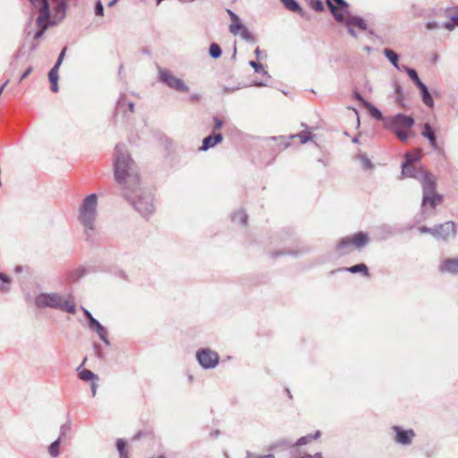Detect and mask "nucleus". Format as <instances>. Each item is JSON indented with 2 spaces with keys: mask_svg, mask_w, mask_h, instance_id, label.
Returning <instances> with one entry per match:
<instances>
[{
  "mask_svg": "<svg viewBox=\"0 0 458 458\" xmlns=\"http://www.w3.org/2000/svg\"><path fill=\"white\" fill-rule=\"evenodd\" d=\"M227 13L228 14L230 15V18L232 20L233 22H235V21H240V18L238 17L237 14H235L233 11L231 10H227Z\"/></svg>",
  "mask_w": 458,
  "mask_h": 458,
  "instance_id": "obj_50",
  "label": "nucleus"
},
{
  "mask_svg": "<svg viewBox=\"0 0 458 458\" xmlns=\"http://www.w3.org/2000/svg\"><path fill=\"white\" fill-rule=\"evenodd\" d=\"M95 350H96V353L98 357H102V353L100 352L99 351V346L98 345H95Z\"/></svg>",
  "mask_w": 458,
  "mask_h": 458,
  "instance_id": "obj_61",
  "label": "nucleus"
},
{
  "mask_svg": "<svg viewBox=\"0 0 458 458\" xmlns=\"http://www.w3.org/2000/svg\"><path fill=\"white\" fill-rule=\"evenodd\" d=\"M247 218V215L243 210H238L232 216V221L241 226H246Z\"/></svg>",
  "mask_w": 458,
  "mask_h": 458,
  "instance_id": "obj_22",
  "label": "nucleus"
},
{
  "mask_svg": "<svg viewBox=\"0 0 458 458\" xmlns=\"http://www.w3.org/2000/svg\"><path fill=\"white\" fill-rule=\"evenodd\" d=\"M269 140H276L277 142L278 146L282 147L284 149L291 146L290 140L292 139H289V137H285V136H278V137H270Z\"/></svg>",
  "mask_w": 458,
  "mask_h": 458,
  "instance_id": "obj_30",
  "label": "nucleus"
},
{
  "mask_svg": "<svg viewBox=\"0 0 458 458\" xmlns=\"http://www.w3.org/2000/svg\"><path fill=\"white\" fill-rule=\"evenodd\" d=\"M114 174L120 186L121 196L144 218L156 211L152 191L145 187L136 163L131 157L125 144H117L114 154Z\"/></svg>",
  "mask_w": 458,
  "mask_h": 458,
  "instance_id": "obj_1",
  "label": "nucleus"
},
{
  "mask_svg": "<svg viewBox=\"0 0 458 458\" xmlns=\"http://www.w3.org/2000/svg\"><path fill=\"white\" fill-rule=\"evenodd\" d=\"M450 20L454 21L456 26H458V15H452Z\"/></svg>",
  "mask_w": 458,
  "mask_h": 458,
  "instance_id": "obj_57",
  "label": "nucleus"
},
{
  "mask_svg": "<svg viewBox=\"0 0 458 458\" xmlns=\"http://www.w3.org/2000/svg\"><path fill=\"white\" fill-rule=\"evenodd\" d=\"M79 377L83 381H92L98 379V376L89 369H83L79 373Z\"/></svg>",
  "mask_w": 458,
  "mask_h": 458,
  "instance_id": "obj_29",
  "label": "nucleus"
},
{
  "mask_svg": "<svg viewBox=\"0 0 458 458\" xmlns=\"http://www.w3.org/2000/svg\"><path fill=\"white\" fill-rule=\"evenodd\" d=\"M420 158V155H405V161L402 165V175L414 178L422 187L421 216L424 219L434 214V209L443 201V196L437 192V181L435 176L423 167H415L412 164Z\"/></svg>",
  "mask_w": 458,
  "mask_h": 458,
  "instance_id": "obj_2",
  "label": "nucleus"
},
{
  "mask_svg": "<svg viewBox=\"0 0 458 458\" xmlns=\"http://www.w3.org/2000/svg\"><path fill=\"white\" fill-rule=\"evenodd\" d=\"M38 27H40V28H41V30H40L39 31L36 32V34H35V36H34L35 39H38V38H40L43 36L44 32H45V31L47 30V28H48V25H47V21H46V22H44V23H42V24H40V25H38Z\"/></svg>",
  "mask_w": 458,
  "mask_h": 458,
  "instance_id": "obj_40",
  "label": "nucleus"
},
{
  "mask_svg": "<svg viewBox=\"0 0 458 458\" xmlns=\"http://www.w3.org/2000/svg\"><path fill=\"white\" fill-rule=\"evenodd\" d=\"M60 438L54 441L48 447V453L50 456L52 457H57L59 454V448H60Z\"/></svg>",
  "mask_w": 458,
  "mask_h": 458,
  "instance_id": "obj_32",
  "label": "nucleus"
},
{
  "mask_svg": "<svg viewBox=\"0 0 458 458\" xmlns=\"http://www.w3.org/2000/svg\"><path fill=\"white\" fill-rule=\"evenodd\" d=\"M434 238L437 240L448 242L456 236V225L453 221H447L444 224L437 225L433 227Z\"/></svg>",
  "mask_w": 458,
  "mask_h": 458,
  "instance_id": "obj_9",
  "label": "nucleus"
},
{
  "mask_svg": "<svg viewBox=\"0 0 458 458\" xmlns=\"http://www.w3.org/2000/svg\"><path fill=\"white\" fill-rule=\"evenodd\" d=\"M58 70L59 68L53 66L52 69L49 71L48 78L50 82L58 81Z\"/></svg>",
  "mask_w": 458,
  "mask_h": 458,
  "instance_id": "obj_38",
  "label": "nucleus"
},
{
  "mask_svg": "<svg viewBox=\"0 0 458 458\" xmlns=\"http://www.w3.org/2000/svg\"><path fill=\"white\" fill-rule=\"evenodd\" d=\"M116 449H117L119 457L130 455V449H129L128 444L123 438H118L116 440Z\"/></svg>",
  "mask_w": 458,
  "mask_h": 458,
  "instance_id": "obj_25",
  "label": "nucleus"
},
{
  "mask_svg": "<svg viewBox=\"0 0 458 458\" xmlns=\"http://www.w3.org/2000/svg\"><path fill=\"white\" fill-rule=\"evenodd\" d=\"M295 138L300 139V141L301 144H305L308 141L312 140L314 138V135L310 131H302L299 133L292 134L289 136V139H292V140L295 139Z\"/></svg>",
  "mask_w": 458,
  "mask_h": 458,
  "instance_id": "obj_24",
  "label": "nucleus"
},
{
  "mask_svg": "<svg viewBox=\"0 0 458 458\" xmlns=\"http://www.w3.org/2000/svg\"><path fill=\"white\" fill-rule=\"evenodd\" d=\"M199 97H200V96H199V94H198V93H194V94H192V95L191 96V98H191V100H198V99L199 98Z\"/></svg>",
  "mask_w": 458,
  "mask_h": 458,
  "instance_id": "obj_59",
  "label": "nucleus"
},
{
  "mask_svg": "<svg viewBox=\"0 0 458 458\" xmlns=\"http://www.w3.org/2000/svg\"><path fill=\"white\" fill-rule=\"evenodd\" d=\"M70 430V426L69 424H64L61 426L60 428V435L61 436H65L66 433Z\"/></svg>",
  "mask_w": 458,
  "mask_h": 458,
  "instance_id": "obj_48",
  "label": "nucleus"
},
{
  "mask_svg": "<svg viewBox=\"0 0 458 458\" xmlns=\"http://www.w3.org/2000/svg\"><path fill=\"white\" fill-rule=\"evenodd\" d=\"M285 8L292 12L298 13L301 15H303V10L299 4V3L295 0H280Z\"/></svg>",
  "mask_w": 458,
  "mask_h": 458,
  "instance_id": "obj_23",
  "label": "nucleus"
},
{
  "mask_svg": "<svg viewBox=\"0 0 458 458\" xmlns=\"http://www.w3.org/2000/svg\"><path fill=\"white\" fill-rule=\"evenodd\" d=\"M445 29H446L449 31H453L454 30V27L456 26L454 21H447L443 23L442 25Z\"/></svg>",
  "mask_w": 458,
  "mask_h": 458,
  "instance_id": "obj_45",
  "label": "nucleus"
},
{
  "mask_svg": "<svg viewBox=\"0 0 458 458\" xmlns=\"http://www.w3.org/2000/svg\"><path fill=\"white\" fill-rule=\"evenodd\" d=\"M242 29H245V27L242 24L241 21L233 22L229 26V30L233 35L241 34V31H242Z\"/></svg>",
  "mask_w": 458,
  "mask_h": 458,
  "instance_id": "obj_36",
  "label": "nucleus"
},
{
  "mask_svg": "<svg viewBox=\"0 0 458 458\" xmlns=\"http://www.w3.org/2000/svg\"><path fill=\"white\" fill-rule=\"evenodd\" d=\"M9 82V80H7L1 87H0V90H1V93H3L4 88L6 87V85L8 84Z\"/></svg>",
  "mask_w": 458,
  "mask_h": 458,
  "instance_id": "obj_62",
  "label": "nucleus"
},
{
  "mask_svg": "<svg viewBox=\"0 0 458 458\" xmlns=\"http://www.w3.org/2000/svg\"><path fill=\"white\" fill-rule=\"evenodd\" d=\"M354 97H355V98H356V99H358V100L361 101V102L365 105V102H366V101L363 99V98L360 96V93H355V94H354Z\"/></svg>",
  "mask_w": 458,
  "mask_h": 458,
  "instance_id": "obj_56",
  "label": "nucleus"
},
{
  "mask_svg": "<svg viewBox=\"0 0 458 458\" xmlns=\"http://www.w3.org/2000/svg\"><path fill=\"white\" fill-rule=\"evenodd\" d=\"M98 197L95 193L87 196L79 210V221L84 228L87 241H89L95 230V222L97 219Z\"/></svg>",
  "mask_w": 458,
  "mask_h": 458,
  "instance_id": "obj_4",
  "label": "nucleus"
},
{
  "mask_svg": "<svg viewBox=\"0 0 458 458\" xmlns=\"http://www.w3.org/2000/svg\"><path fill=\"white\" fill-rule=\"evenodd\" d=\"M393 132L396 135V137L402 141L405 142L407 141L409 135H410V130H403V131H393Z\"/></svg>",
  "mask_w": 458,
  "mask_h": 458,
  "instance_id": "obj_37",
  "label": "nucleus"
},
{
  "mask_svg": "<svg viewBox=\"0 0 458 458\" xmlns=\"http://www.w3.org/2000/svg\"><path fill=\"white\" fill-rule=\"evenodd\" d=\"M94 13L96 16H103L104 15V6H103L101 0L96 1Z\"/></svg>",
  "mask_w": 458,
  "mask_h": 458,
  "instance_id": "obj_39",
  "label": "nucleus"
},
{
  "mask_svg": "<svg viewBox=\"0 0 458 458\" xmlns=\"http://www.w3.org/2000/svg\"><path fill=\"white\" fill-rule=\"evenodd\" d=\"M118 1H119V0H112V1H110V2L107 4V6H108V7H113V6H114V5L117 4V2H118Z\"/></svg>",
  "mask_w": 458,
  "mask_h": 458,
  "instance_id": "obj_60",
  "label": "nucleus"
},
{
  "mask_svg": "<svg viewBox=\"0 0 458 458\" xmlns=\"http://www.w3.org/2000/svg\"><path fill=\"white\" fill-rule=\"evenodd\" d=\"M335 272H350V273H352V274L360 273V274H362L365 276H369V268L363 263L358 264V265H354V266L350 267H341V268H338L336 270H332L330 272V274L333 275Z\"/></svg>",
  "mask_w": 458,
  "mask_h": 458,
  "instance_id": "obj_19",
  "label": "nucleus"
},
{
  "mask_svg": "<svg viewBox=\"0 0 458 458\" xmlns=\"http://www.w3.org/2000/svg\"><path fill=\"white\" fill-rule=\"evenodd\" d=\"M418 230L420 233H429L434 237L433 227L420 226Z\"/></svg>",
  "mask_w": 458,
  "mask_h": 458,
  "instance_id": "obj_44",
  "label": "nucleus"
},
{
  "mask_svg": "<svg viewBox=\"0 0 458 458\" xmlns=\"http://www.w3.org/2000/svg\"><path fill=\"white\" fill-rule=\"evenodd\" d=\"M240 35L242 38L247 42L254 43L256 41L254 34L251 31H250L247 28L242 29V31H241Z\"/></svg>",
  "mask_w": 458,
  "mask_h": 458,
  "instance_id": "obj_35",
  "label": "nucleus"
},
{
  "mask_svg": "<svg viewBox=\"0 0 458 458\" xmlns=\"http://www.w3.org/2000/svg\"><path fill=\"white\" fill-rule=\"evenodd\" d=\"M30 2L39 13L37 19V24L40 25L47 21L50 16L49 4L47 0H30Z\"/></svg>",
  "mask_w": 458,
  "mask_h": 458,
  "instance_id": "obj_12",
  "label": "nucleus"
},
{
  "mask_svg": "<svg viewBox=\"0 0 458 458\" xmlns=\"http://www.w3.org/2000/svg\"><path fill=\"white\" fill-rule=\"evenodd\" d=\"M369 243V236L368 233L363 232H358L356 233L347 235L342 238L337 245L336 249L340 255H346L352 252L355 250H361Z\"/></svg>",
  "mask_w": 458,
  "mask_h": 458,
  "instance_id": "obj_5",
  "label": "nucleus"
},
{
  "mask_svg": "<svg viewBox=\"0 0 458 458\" xmlns=\"http://www.w3.org/2000/svg\"><path fill=\"white\" fill-rule=\"evenodd\" d=\"M11 278L5 274L0 273V293H8L11 289Z\"/></svg>",
  "mask_w": 458,
  "mask_h": 458,
  "instance_id": "obj_26",
  "label": "nucleus"
},
{
  "mask_svg": "<svg viewBox=\"0 0 458 458\" xmlns=\"http://www.w3.org/2000/svg\"><path fill=\"white\" fill-rule=\"evenodd\" d=\"M426 28L429 30H434L439 28L438 24L435 21H428L426 23Z\"/></svg>",
  "mask_w": 458,
  "mask_h": 458,
  "instance_id": "obj_47",
  "label": "nucleus"
},
{
  "mask_svg": "<svg viewBox=\"0 0 458 458\" xmlns=\"http://www.w3.org/2000/svg\"><path fill=\"white\" fill-rule=\"evenodd\" d=\"M357 158L360 160V165L363 169L368 170L371 169L373 167V165L371 161L369 159V157L364 154H360Z\"/></svg>",
  "mask_w": 458,
  "mask_h": 458,
  "instance_id": "obj_34",
  "label": "nucleus"
},
{
  "mask_svg": "<svg viewBox=\"0 0 458 458\" xmlns=\"http://www.w3.org/2000/svg\"><path fill=\"white\" fill-rule=\"evenodd\" d=\"M311 458H323L322 454L319 453H317L315 455L309 454Z\"/></svg>",
  "mask_w": 458,
  "mask_h": 458,
  "instance_id": "obj_63",
  "label": "nucleus"
},
{
  "mask_svg": "<svg viewBox=\"0 0 458 458\" xmlns=\"http://www.w3.org/2000/svg\"><path fill=\"white\" fill-rule=\"evenodd\" d=\"M421 135L428 140L432 148L435 150L438 148L436 133L428 123L423 124Z\"/></svg>",
  "mask_w": 458,
  "mask_h": 458,
  "instance_id": "obj_14",
  "label": "nucleus"
},
{
  "mask_svg": "<svg viewBox=\"0 0 458 458\" xmlns=\"http://www.w3.org/2000/svg\"><path fill=\"white\" fill-rule=\"evenodd\" d=\"M392 430L394 433V441L401 445H411L413 438L415 437V432L413 429H403L400 426H393Z\"/></svg>",
  "mask_w": 458,
  "mask_h": 458,
  "instance_id": "obj_11",
  "label": "nucleus"
},
{
  "mask_svg": "<svg viewBox=\"0 0 458 458\" xmlns=\"http://www.w3.org/2000/svg\"><path fill=\"white\" fill-rule=\"evenodd\" d=\"M414 119L410 115L397 114L384 118V125L390 131L411 130L414 125Z\"/></svg>",
  "mask_w": 458,
  "mask_h": 458,
  "instance_id": "obj_8",
  "label": "nucleus"
},
{
  "mask_svg": "<svg viewBox=\"0 0 458 458\" xmlns=\"http://www.w3.org/2000/svg\"><path fill=\"white\" fill-rule=\"evenodd\" d=\"M260 53L261 51L259 47H257L254 51V54L256 55L257 57H259Z\"/></svg>",
  "mask_w": 458,
  "mask_h": 458,
  "instance_id": "obj_64",
  "label": "nucleus"
},
{
  "mask_svg": "<svg viewBox=\"0 0 458 458\" xmlns=\"http://www.w3.org/2000/svg\"><path fill=\"white\" fill-rule=\"evenodd\" d=\"M223 140V135L221 133L217 134H212L206 138H204L202 141V146L199 148V150L201 151H207L210 148L215 147L218 143L222 142Z\"/></svg>",
  "mask_w": 458,
  "mask_h": 458,
  "instance_id": "obj_16",
  "label": "nucleus"
},
{
  "mask_svg": "<svg viewBox=\"0 0 458 458\" xmlns=\"http://www.w3.org/2000/svg\"><path fill=\"white\" fill-rule=\"evenodd\" d=\"M320 436V432L317 431L314 435H307L300 437L295 443H292L290 441L284 440L282 441V445L285 447L291 446H301L309 444L312 440L318 438Z\"/></svg>",
  "mask_w": 458,
  "mask_h": 458,
  "instance_id": "obj_18",
  "label": "nucleus"
},
{
  "mask_svg": "<svg viewBox=\"0 0 458 458\" xmlns=\"http://www.w3.org/2000/svg\"><path fill=\"white\" fill-rule=\"evenodd\" d=\"M50 83H51V90L53 92H57L58 91V81H53Z\"/></svg>",
  "mask_w": 458,
  "mask_h": 458,
  "instance_id": "obj_54",
  "label": "nucleus"
},
{
  "mask_svg": "<svg viewBox=\"0 0 458 458\" xmlns=\"http://www.w3.org/2000/svg\"><path fill=\"white\" fill-rule=\"evenodd\" d=\"M158 80L171 89H174L180 93H188L190 87L181 78L174 75V73L164 68L158 69Z\"/></svg>",
  "mask_w": 458,
  "mask_h": 458,
  "instance_id": "obj_6",
  "label": "nucleus"
},
{
  "mask_svg": "<svg viewBox=\"0 0 458 458\" xmlns=\"http://www.w3.org/2000/svg\"><path fill=\"white\" fill-rule=\"evenodd\" d=\"M195 357L199 367L205 370L216 369L220 361L218 352L209 347L199 348Z\"/></svg>",
  "mask_w": 458,
  "mask_h": 458,
  "instance_id": "obj_7",
  "label": "nucleus"
},
{
  "mask_svg": "<svg viewBox=\"0 0 458 458\" xmlns=\"http://www.w3.org/2000/svg\"><path fill=\"white\" fill-rule=\"evenodd\" d=\"M348 27V32L350 33V35L353 38H357V34L355 32V30H353V27L352 26H347Z\"/></svg>",
  "mask_w": 458,
  "mask_h": 458,
  "instance_id": "obj_55",
  "label": "nucleus"
},
{
  "mask_svg": "<svg viewBox=\"0 0 458 458\" xmlns=\"http://www.w3.org/2000/svg\"><path fill=\"white\" fill-rule=\"evenodd\" d=\"M213 121H214V130H219L222 128L223 122L219 118L214 117Z\"/></svg>",
  "mask_w": 458,
  "mask_h": 458,
  "instance_id": "obj_46",
  "label": "nucleus"
},
{
  "mask_svg": "<svg viewBox=\"0 0 458 458\" xmlns=\"http://www.w3.org/2000/svg\"><path fill=\"white\" fill-rule=\"evenodd\" d=\"M32 72V67H29L21 76L19 80V83L21 82L25 78H27L30 72Z\"/></svg>",
  "mask_w": 458,
  "mask_h": 458,
  "instance_id": "obj_49",
  "label": "nucleus"
},
{
  "mask_svg": "<svg viewBox=\"0 0 458 458\" xmlns=\"http://www.w3.org/2000/svg\"><path fill=\"white\" fill-rule=\"evenodd\" d=\"M440 271L452 275L458 274V257L445 259L440 266Z\"/></svg>",
  "mask_w": 458,
  "mask_h": 458,
  "instance_id": "obj_15",
  "label": "nucleus"
},
{
  "mask_svg": "<svg viewBox=\"0 0 458 458\" xmlns=\"http://www.w3.org/2000/svg\"><path fill=\"white\" fill-rule=\"evenodd\" d=\"M84 315L86 316V318L89 319V323L92 320V318H95L92 314L85 308H81Z\"/></svg>",
  "mask_w": 458,
  "mask_h": 458,
  "instance_id": "obj_51",
  "label": "nucleus"
},
{
  "mask_svg": "<svg viewBox=\"0 0 458 458\" xmlns=\"http://www.w3.org/2000/svg\"><path fill=\"white\" fill-rule=\"evenodd\" d=\"M209 55L211 57L217 59L222 55V49L220 46L216 43H212L209 47Z\"/></svg>",
  "mask_w": 458,
  "mask_h": 458,
  "instance_id": "obj_31",
  "label": "nucleus"
},
{
  "mask_svg": "<svg viewBox=\"0 0 458 458\" xmlns=\"http://www.w3.org/2000/svg\"><path fill=\"white\" fill-rule=\"evenodd\" d=\"M365 106L373 118L384 121L385 117H383L381 111L377 107L369 102H365Z\"/></svg>",
  "mask_w": 458,
  "mask_h": 458,
  "instance_id": "obj_28",
  "label": "nucleus"
},
{
  "mask_svg": "<svg viewBox=\"0 0 458 458\" xmlns=\"http://www.w3.org/2000/svg\"><path fill=\"white\" fill-rule=\"evenodd\" d=\"M90 388H91L92 396H95L96 393H97L98 384L96 382H92Z\"/></svg>",
  "mask_w": 458,
  "mask_h": 458,
  "instance_id": "obj_53",
  "label": "nucleus"
},
{
  "mask_svg": "<svg viewBox=\"0 0 458 458\" xmlns=\"http://www.w3.org/2000/svg\"><path fill=\"white\" fill-rule=\"evenodd\" d=\"M246 458H275V455L272 454H268L266 455H258L251 453H247Z\"/></svg>",
  "mask_w": 458,
  "mask_h": 458,
  "instance_id": "obj_41",
  "label": "nucleus"
},
{
  "mask_svg": "<svg viewBox=\"0 0 458 458\" xmlns=\"http://www.w3.org/2000/svg\"><path fill=\"white\" fill-rule=\"evenodd\" d=\"M249 64H250V66H251L254 69L255 72L262 73L263 75H265L268 78L270 77L267 71H266L265 68L263 67V65L260 64L259 63H257L255 61H250Z\"/></svg>",
  "mask_w": 458,
  "mask_h": 458,
  "instance_id": "obj_33",
  "label": "nucleus"
},
{
  "mask_svg": "<svg viewBox=\"0 0 458 458\" xmlns=\"http://www.w3.org/2000/svg\"><path fill=\"white\" fill-rule=\"evenodd\" d=\"M89 327L98 334V337L104 342L105 344H110L107 337V330L96 318H92V320L89 323Z\"/></svg>",
  "mask_w": 458,
  "mask_h": 458,
  "instance_id": "obj_13",
  "label": "nucleus"
},
{
  "mask_svg": "<svg viewBox=\"0 0 458 458\" xmlns=\"http://www.w3.org/2000/svg\"><path fill=\"white\" fill-rule=\"evenodd\" d=\"M127 107H128V112L130 114H133L134 113V104L132 102H129L127 103ZM125 114H127V111H124Z\"/></svg>",
  "mask_w": 458,
  "mask_h": 458,
  "instance_id": "obj_52",
  "label": "nucleus"
},
{
  "mask_svg": "<svg viewBox=\"0 0 458 458\" xmlns=\"http://www.w3.org/2000/svg\"><path fill=\"white\" fill-rule=\"evenodd\" d=\"M402 71H405L407 72L410 79L414 82V84L417 87L423 83L414 69L409 68L408 66H403Z\"/></svg>",
  "mask_w": 458,
  "mask_h": 458,
  "instance_id": "obj_27",
  "label": "nucleus"
},
{
  "mask_svg": "<svg viewBox=\"0 0 458 458\" xmlns=\"http://www.w3.org/2000/svg\"><path fill=\"white\" fill-rule=\"evenodd\" d=\"M418 88H419V89L420 91V96H421L422 102L427 106L433 107L434 106V100H433L432 96L429 93L428 89L426 86V84L422 83L420 86H418Z\"/></svg>",
  "mask_w": 458,
  "mask_h": 458,
  "instance_id": "obj_20",
  "label": "nucleus"
},
{
  "mask_svg": "<svg viewBox=\"0 0 458 458\" xmlns=\"http://www.w3.org/2000/svg\"><path fill=\"white\" fill-rule=\"evenodd\" d=\"M312 7L316 10V11H323L324 10V4L321 0H315L313 3H312Z\"/></svg>",
  "mask_w": 458,
  "mask_h": 458,
  "instance_id": "obj_43",
  "label": "nucleus"
},
{
  "mask_svg": "<svg viewBox=\"0 0 458 458\" xmlns=\"http://www.w3.org/2000/svg\"><path fill=\"white\" fill-rule=\"evenodd\" d=\"M65 52H66V48H64L61 53L59 54V56L57 58V61L55 63V64L54 65L55 67H57L59 68L64 61V55H65Z\"/></svg>",
  "mask_w": 458,
  "mask_h": 458,
  "instance_id": "obj_42",
  "label": "nucleus"
},
{
  "mask_svg": "<svg viewBox=\"0 0 458 458\" xmlns=\"http://www.w3.org/2000/svg\"><path fill=\"white\" fill-rule=\"evenodd\" d=\"M346 26L357 27L361 30H367V25L365 21L360 16H352L348 13V14H344V22Z\"/></svg>",
  "mask_w": 458,
  "mask_h": 458,
  "instance_id": "obj_17",
  "label": "nucleus"
},
{
  "mask_svg": "<svg viewBox=\"0 0 458 458\" xmlns=\"http://www.w3.org/2000/svg\"><path fill=\"white\" fill-rule=\"evenodd\" d=\"M237 89H239V87H235V88H232V89L225 88L224 89V92L227 93V92L234 91V90H237Z\"/></svg>",
  "mask_w": 458,
  "mask_h": 458,
  "instance_id": "obj_58",
  "label": "nucleus"
},
{
  "mask_svg": "<svg viewBox=\"0 0 458 458\" xmlns=\"http://www.w3.org/2000/svg\"><path fill=\"white\" fill-rule=\"evenodd\" d=\"M326 3L338 22H344V14L349 13V4L345 0H326Z\"/></svg>",
  "mask_w": 458,
  "mask_h": 458,
  "instance_id": "obj_10",
  "label": "nucleus"
},
{
  "mask_svg": "<svg viewBox=\"0 0 458 458\" xmlns=\"http://www.w3.org/2000/svg\"><path fill=\"white\" fill-rule=\"evenodd\" d=\"M34 303L38 309H55L70 314L76 312L72 296H64L58 293H40L35 296Z\"/></svg>",
  "mask_w": 458,
  "mask_h": 458,
  "instance_id": "obj_3",
  "label": "nucleus"
},
{
  "mask_svg": "<svg viewBox=\"0 0 458 458\" xmlns=\"http://www.w3.org/2000/svg\"><path fill=\"white\" fill-rule=\"evenodd\" d=\"M383 53L394 68L402 70V67L398 64L399 55L394 51L389 48H385Z\"/></svg>",
  "mask_w": 458,
  "mask_h": 458,
  "instance_id": "obj_21",
  "label": "nucleus"
}]
</instances>
